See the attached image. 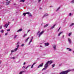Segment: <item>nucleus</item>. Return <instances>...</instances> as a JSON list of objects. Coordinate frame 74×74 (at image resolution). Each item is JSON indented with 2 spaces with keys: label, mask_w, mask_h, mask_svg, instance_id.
Returning a JSON list of instances; mask_svg holds the SVG:
<instances>
[{
  "label": "nucleus",
  "mask_w": 74,
  "mask_h": 74,
  "mask_svg": "<svg viewBox=\"0 0 74 74\" xmlns=\"http://www.w3.org/2000/svg\"><path fill=\"white\" fill-rule=\"evenodd\" d=\"M38 59H39V58H37V60H38Z\"/></svg>",
  "instance_id": "61"
},
{
  "label": "nucleus",
  "mask_w": 74,
  "mask_h": 74,
  "mask_svg": "<svg viewBox=\"0 0 74 74\" xmlns=\"http://www.w3.org/2000/svg\"><path fill=\"white\" fill-rule=\"evenodd\" d=\"M27 36V34H25L24 35L23 37L24 38V37H25L26 36Z\"/></svg>",
  "instance_id": "29"
},
{
  "label": "nucleus",
  "mask_w": 74,
  "mask_h": 74,
  "mask_svg": "<svg viewBox=\"0 0 74 74\" xmlns=\"http://www.w3.org/2000/svg\"><path fill=\"white\" fill-rule=\"evenodd\" d=\"M48 64L47 62L44 66L45 68L42 70V71H43V70H46V69H47V67H48Z\"/></svg>",
  "instance_id": "2"
},
{
  "label": "nucleus",
  "mask_w": 74,
  "mask_h": 74,
  "mask_svg": "<svg viewBox=\"0 0 74 74\" xmlns=\"http://www.w3.org/2000/svg\"><path fill=\"white\" fill-rule=\"evenodd\" d=\"M19 47V45H17V46H16V47H17V48H18V47Z\"/></svg>",
  "instance_id": "44"
},
{
  "label": "nucleus",
  "mask_w": 74,
  "mask_h": 74,
  "mask_svg": "<svg viewBox=\"0 0 74 74\" xmlns=\"http://www.w3.org/2000/svg\"><path fill=\"white\" fill-rule=\"evenodd\" d=\"M22 29H19L18 31H17V32H21V31H22Z\"/></svg>",
  "instance_id": "16"
},
{
  "label": "nucleus",
  "mask_w": 74,
  "mask_h": 74,
  "mask_svg": "<svg viewBox=\"0 0 74 74\" xmlns=\"http://www.w3.org/2000/svg\"><path fill=\"white\" fill-rule=\"evenodd\" d=\"M32 40H31L29 42V45H30V43L31 42H32Z\"/></svg>",
  "instance_id": "32"
},
{
  "label": "nucleus",
  "mask_w": 74,
  "mask_h": 74,
  "mask_svg": "<svg viewBox=\"0 0 74 74\" xmlns=\"http://www.w3.org/2000/svg\"><path fill=\"white\" fill-rule=\"evenodd\" d=\"M66 49H69V51H71V49L70 48H67Z\"/></svg>",
  "instance_id": "15"
},
{
  "label": "nucleus",
  "mask_w": 74,
  "mask_h": 74,
  "mask_svg": "<svg viewBox=\"0 0 74 74\" xmlns=\"http://www.w3.org/2000/svg\"><path fill=\"white\" fill-rule=\"evenodd\" d=\"M32 40H31L29 42V45H30V43L31 42H32Z\"/></svg>",
  "instance_id": "33"
},
{
  "label": "nucleus",
  "mask_w": 74,
  "mask_h": 74,
  "mask_svg": "<svg viewBox=\"0 0 74 74\" xmlns=\"http://www.w3.org/2000/svg\"><path fill=\"white\" fill-rule=\"evenodd\" d=\"M12 59H15V58L14 57H12Z\"/></svg>",
  "instance_id": "52"
},
{
  "label": "nucleus",
  "mask_w": 74,
  "mask_h": 74,
  "mask_svg": "<svg viewBox=\"0 0 74 74\" xmlns=\"http://www.w3.org/2000/svg\"><path fill=\"white\" fill-rule=\"evenodd\" d=\"M40 47H42V46L41 45H40Z\"/></svg>",
  "instance_id": "57"
},
{
  "label": "nucleus",
  "mask_w": 74,
  "mask_h": 74,
  "mask_svg": "<svg viewBox=\"0 0 74 74\" xmlns=\"http://www.w3.org/2000/svg\"><path fill=\"white\" fill-rule=\"evenodd\" d=\"M61 28V27H60V28L58 29V32H59V30H60V29Z\"/></svg>",
  "instance_id": "40"
},
{
  "label": "nucleus",
  "mask_w": 74,
  "mask_h": 74,
  "mask_svg": "<svg viewBox=\"0 0 74 74\" xmlns=\"http://www.w3.org/2000/svg\"><path fill=\"white\" fill-rule=\"evenodd\" d=\"M45 46H48L49 44L48 43H45Z\"/></svg>",
  "instance_id": "9"
},
{
  "label": "nucleus",
  "mask_w": 74,
  "mask_h": 74,
  "mask_svg": "<svg viewBox=\"0 0 74 74\" xmlns=\"http://www.w3.org/2000/svg\"><path fill=\"white\" fill-rule=\"evenodd\" d=\"M0 29H2V26H1Z\"/></svg>",
  "instance_id": "47"
},
{
  "label": "nucleus",
  "mask_w": 74,
  "mask_h": 74,
  "mask_svg": "<svg viewBox=\"0 0 74 74\" xmlns=\"http://www.w3.org/2000/svg\"><path fill=\"white\" fill-rule=\"evenodd\" d=\"M63 33V31L60 32L58 34V36H60V34H62V33Z\"/></svg>",
  "instance_id": "12"
},
{
  "label": "nucleus",
  "mask_w": 74,
  "mask_h": 74,
  "mask_svg": "<svg viewBox=\"0 0 74 74\" xmlns=\"http://www.w3.org/2000/svg\"><path fill=\"white\" fill-rule=\"evenodd\" d=\"M40 31H39L38 33H37V35H38V34H39V33H40Z\"/></svg>",
  "instance_id": "37"
},
{
  "label": "nucleus",
  "mask_w": 74,
  "mask_h": 74,
  "mask_svg": "<svg viewBox=\"0 0 74 74\" xmlns=\"http://www.w3.org/2000/svg\"><path fill=\"white\" fill-rule=\"evenodd\" d=\"M25 64H26V63L24 62V64H23V65H25Z\"/></svg>",
  "instance_id": "53"
},
{
  "label": "nucleus",
  "mask_w": 74,
  "mask_h": 74,
  "mask_svg": "<svg viewBox=\"0 0 74 74\" xmlns=\"http://www.w3.org/2000/svg\"><path fill=\"white\" fill-rule=\"evenodd\" d=\"M23 72H25V71H21V72L19 73V74H22V73Z\"/></svg>",
  "instance_id": "25"
},
{
  "label": "nucleus",
  "mask_w": 74,
  "mask_h": 74,
  "mask_svg": "<svg viewBox=\"0 0 74 74\" xmlns=\"http://www.w3.org/2000/svg\"><path fill=\"white\" fill-rule=\"evenodd\" d=\"M7 24H6L5 25H4L3 26L4 27H6V26H7Z\"/></svg>",
  "instance_id": "30"
},
{
  "label": "nucleus",
  "mask_w": 74,
  "mask_h": 74,
  "mask_svg": "<svg viewBox=\"0 0 74 74\" xmlns=\"http://www.w3.org/2000/svg\"><path fill=\"white\" fill-rule=\"evenodd\" d=\"M6 1H8V0H6Z\"/></svg>",
  "instance_id": "62"
},
{
  "label": "nucleus",
  "mask_w": 74,
  "mask_h": 74,
  "mask_svg": "<svg viewBox=\"0 0 74 74\" xmlns=\"http://www.w3.org/2000/svg\"><path fill=\"white\" fill-rule=\"evenodd\" d=\"M50 7H52V6H50Z\"/></svg>",
  "instance_id": "63"
},
{
  "label": "nucleus",
  "mask_w": 74,
  "mask_h": 74,
  "mask_svg": "<svg viewBox=\"0 0 74 74\" xmlns=\"http://www.w3.org/2000/svg\"><path fill=\"white\" fill-rule=\"evenodd\" d=\"M55 64H53L52 65V67H55Z\"/></svg>",
  "instance_id": "27"
},
{
  "label": "nucleus",
  "mask_w": 74,
  "mask_h": 74,
  "mask_svg": "<svg viewBox=\"0 0 74 74\" xmlns=\"http://www.w3.org/2000/svg\"><path fill=\"white\" fill-rule=\"evenodd\" d=\"M14 19H13L12 20V21H14Z\"/></svg>",
  "instance_id": "60"
},
{
  "label": "nucleus",
  "mask_w": 74,
  "mask_h": 74,
  "mask_svg": "<svg viewBox=\"0 0 74 74\" xmlns=\"http://www.w3.org/2000/svg\"><path fill=\"white\" fill-rule=\"evenodd\" d=\"M26 67V66H24L23 67V68H24V69H25Z\"/></svg>",
  "instance_id": "45"
},
{
  "label": "nucleus",
  "mask_w": 74,
  "mask_h": 74,
  "mask_svg": "<svg viewBox=\"0 0 74 74\" xmlns=\"http://www.w3.org/2000/svg\"><path fill=\"white\" fill-rule=\"evenodd\" d=\"M28 66V67H29V66H30V65H29Z\"/></svg>",
  "instance_id": "58"
},
{
  "label": "nucleus",
  "mask_w": 74,
  "mask_h": 74,
  "mask_svg": "<svg viewBox=\"0 0 74 74\" xmlns=\"http://www.w3.org/2000/svg\"><path fill=\"white\" fill-rule=\"evenodd\" d=\"M68 41L69 43V44H71V39H70L68 38Z\"/></svg>",
  "instance_id": "8"
},
{
  "label": "nucleus",
  "mask_w": 74,
  "mask_h": 74,
  "mask_svg": "<svg viewBox=\"0 0 74 74\" xmlns=\"http://www.w3.org/2000/svg\"><path fill=\"white\" fill-rule=\"evenodd\" d=\"M14 51H14V50H11V52H12H12H14Z\"/></svg>",
  "instance_id": "34"
},
{
  "label": "nucleus",
  "mask_w": 74,
  "mask_h": 74,
  "mask_svg": "<svg viewBox=\"0 0 74 74\" xmlns=\"http://www.w3.org/2000/svg\"><path fill=\"white\" fill-rule=\"evenodd\" d=\"M30 38L28 37V38H27V39H26L25 40V42H27V41L28 40H29V38Z\"/></svg>",
  "instance_id": "19"
},
{
  "label": "nucleus",
  "mask_w": 74,
  "mask_h": 74,
  "mask_svg": "<svg viewBox=\"0 0 74 74\" xmlns=\"http://www.w3.org/2000/svg\"><path fill=\"white\" fill-rule=\"evenodd\" d=\"M74 25V23H72L69 26H72Z\"/></svg>",
  "instance_id": "22"
},
{
  "label": "nucleus",
  "mask_w": 74,
  "mask_h": 74,
  "mask_svg": "<svg viewBox=\"0 0 74 74\" xmlns=\"http://www.w3.org/2000/svg\"><path fill=\"white\" fill-rule=\"evenodd\" d=\"M14 5H15V4H14Z\"/></svg>",
  "instance_id": "64"
},
{
  "label": "nucleus",
  "mask_w": 74,
  "mask_h": 74,
  "mask_svg": "<svg viewBox=\"0 0 74 74\" xmlns=\"http://www.w3.org/2000/svg\"><path fill=\"white\" fill-rule=\"evenodd\" d=\"M18 49V47H17L16 48H15V49L14 50V51H16Z\"/></svg>",
  "instance_id": "20"
},
{
  "label": "nucleus",
  "mask_w": 74,
  "mask_h": 74,
  "mask_svg": "<svg viewBox=\"0 0 74 74\" xmlns=\"http://www.w3.org/2000/svg\"><path fill=\"white\" fill-rule=\"evenodd\" d=\"M60 7H59L57 10H56V11H58V10H59V9H60Z\"/></svg>",
  "instance_id": "26"
},
{
  "label": "nucleus",
  "mask_w": 74,
  "mask_h": 74,
  "mask_svg": "<svg viewBox=\"0 0 74 74\" xmlns=\"http://www.w3.org/2000/svg\"><path fill=\"white\" fill-rule=\"evenodd\" d=\"M10 29H8L7 30V32H10Z\"/></svg>",
  "instance_id": "39"
},
{
  "label": "nucleus",
  "mask_w": 74,
  "mask_h": 74,
  "mask_svg": "<svg viewBox=\"0 0 74 74\" xmlns=\"http://www.w3.org/2000/svg\"><path fill=\"white\" fill-rule=\"evenodd\" d=\"M44 32V31H42L39 34V37H40L41 36V35H42V34Z\"/></svg>",
  "instance_id": "5"
},
{
  "label": "nucleus",
  "mask_w": 74,
  "mask_h": 74,
  "mask_svg": "<svg viewBox=\"0 0 74 74\" xmlns=\"http://www.w3.org/2000/svg\"><path fill=\"white\" fill-rule=\"evenodd\" d=\"M7 34H8V33H6L5 34V36H7Z\"/></svg>",
  "instance_id": "41"
},
{
  "label": "nucleus",
  "mask_w": 74,
  "mask_h": 74,
  "mask_svg": "<svg viewBox=\"0 0 74 74\" xmlns=\"http://www.w3.org/2000/svg\"><path fill=\"white\" fill-rule=\"evenodd\" d=\"M20 2H23V3H24V2H25V0H20Z\"/></svg>",
  "instance_id": "18"
},
{
  "label": "nucleus",
  "mask_w": 74,
  "mask_h": 74,
  "mask_svg": "<svg viewBox=\"0 0 74 74\" xmlns=\"http://www.w3.org/2000/svg\"><path fill=\"white\" fill-rule=\"evenodd\" d=\"M53 47L54 49V50H56V46L55 45H53Z\"/></svg>",
  "instance_id": "6"
},
{
  "label": "nucleus",
  "mask_w": 74,
  "mask_h": 74,
  "mask_svg": "<svg viewBox=\"0 0 74 74\" xmlns=\"http://www.w3.org/2000/svg\"><path fill=\"white\" fill-rule=\"evenodd\" d=\"M1 62H0V64H1Z\"/></svg>",
  "instance_id": "56"
},
{
  "label": "nucleus",
  "mask_w": 74,
  "mask_h": 74,
  "mask_svg": "<svg viewBox=\"0 0 74 74\" xmlns=\"http://www.w3.org/2000/svg\"><path fill=\"white\" fill-rule=\"evenodd\" d=\"M9 24H10V22H9L8 23V25L6 26V28H7V27H8V26L9 25Z\"/></svg>",
  "instance_id": "24"
},
{
  "label": "nucleus",
  "mask_w": 74,
  "mask_h": 74,
  "mask_svg": "<svg viewBox=\"0 0 74 74\" xmlns=\"http://www.w3.org/2000/svg\"><path fill=\"white\" fill-rule=\"evenodd\" d=\"M71 34H72V33L71 32L68 35L69 36V37L71 35Z\"/></svg>",
  "instance_id": "21"
},
{
  "label": "nucleus",
  "mask_w": 74,
  "mask_h": 74,
  "mask_svg": "<svg viewBox=\"0 0 74 74\" xmlns=\"http://www.w3.org/2000/svg\"><path fill=\"white\" fill-rule=\"evenodd\" d=\"M59 66H62V64H59Z\"/></svg>",
  "instance_id": "46"
},
{
  "label": "nucleus",
  "mask_w": 74,
  "mask_h": 74,
  "mask_svg": "<svg viewBox=\"0 0 74 74\" xmlns=\"http://www.w3.org/2000/svg\"><path fill=\"white\" fill-rule=\"evenodd\" d=\"M71 71L70 70H68L65 71H62L59 74H68V73H69V71Z\"/></svg>",
  "instance_id": "1"
},
{
  "label": "nucleus",
  "mask_w": 74,
  "mask_h": 74,
  "mask_svg": "<svg viewBox=\"0 0 74 74\" xmlns=\"http://www.w3.org/2000/svg\"><path fill=\"white\" fill-rule=\"evenodd\" d=\"M29 16H32V14L30 13H29L28 14Z\"/></svg>",
  "instance_id": "17"
},
{
  "label": "nucleus",
  "mask_w": 74,
  "mask_h": 74,
  "mask_svg": "<svg viewBox=\"0 0 74 74\" xmlns=\"http://www.w3.org/2000/svg\"><path fill=\"white\" fill-rule=\"evenodd\" d=\"M23 46H24V44H22L21 45V47H23Z\"/></svg>",
  "instance_id": "43"
},
{
  "label": "nucleus",
  "mask_w": 74,
  "mask_h": 74,
  "mask_svg": "<svg viewBox=\"0 0 74 74\" xmlns=\"http://www.w3.org/2000/svg\"><path fill=\"white\" fill-rule=\"evenodd\" d=\"M43 66V63H42V64H40L38 67V68H39L40 67H42Z\"/></svg>",
  "instance_id": "7"
},
{
  "label": "nucleus",
  "mask_w": 74,
  "mask_h": 74,
  "mask_svg": "<svg viewBox=\"0 0 74 74\" xmlns=\"http://www.w3.org/2000/svg\"><path fill=\"white\" fill-rule=\"evenodd\" d=\"M30 13V12H27L26 13H25L26 14H28Z\"/></svg>",
  "instance_id": "31"
},
{
  "label": "nucleus",
  "mask_w": 74,
  "mask_h": 74,
  "mask_svg": "<svg viewBox=\"0 0 74 74\" xmlns=\"http://www.w3.org/2000/svg\"><path fill=\"white\" fill-rule=\"evenodd\" d=\"M16 45H19V42H18L16 44Z\"/></svg>",
  "instance_id": "38"
},
{
  "label": "nucleus",
  "mask_w": 74,
  "mask_h": 74,
  "mask_svg": "<svg viewBox=\"0 0 74 74\" xmlns=\"http://www.w3.org/2000/svg\"><path fill=\"white\" fill-rule=\"evenodd\" d=\"M32 39H31V40H32Z\"/></svg>",
  "instance_id": "59"
},
{
  "label": "nucleus",
  "mask_w": 74,
  "mask_h": 74,
  "mask_svg": "<svg viewBox=\"0 0 74 74\" xmlns=\"http://www.w3.org/2000/svg\"><path fill=\"white\" fill-rule=\"evenodd\" d=\"M69 16H71V13H70L69 14Z\"/></svg>",
  "instance_id": "48"
},
{
  "label": "nucleus",
  "mask_w": 74,
  "mask_h": 74,
  "mask_svg": "<svg viewBox=\"0 0 74 74\" xmlns=\"http://www.w3.org/2000/svg\"><path fill=\"white\" fill-rule=\"evenodd\" d=\"M36 63V62L34 63L32 65V66L31 67V69H33V66H34V64H35Z\"/></svg>",
  "instance_id": "14"
},
{
  "label": "nucleus",
  "mask_w": 74,
  "mask_h": 74,
  "mask_svg": "<svg viewBox=\"0 0 74 74\" xmlns=\"http://www.w3.org/2000/svg\"><path fill=\"white\" fill-rule=\"evenodd\" d=\"M33 36H32V39H33Z\"/></svg>",
  "instance_id": "55"
},
{
  "label": "nucleus",
  "mask_w": 74,
  "mask_h": 74,
  "mask_svg": "<svg viewBox=\"0 0 74 74\" xmlns=\"http://www.w3.org/2000/svg\"><path fill=\"white\" fill-rule=\"evenodd\" d=\"M10 1H9L8 2H6V5H9L10 3Z\"/></svg>",
  "instance_id": "10"
},
{
  "label": "nucleus",
  "mask_w": 74,
  "mask_h": 74,
  "mask_svg": "<svg viewBox=\"0 0 74 74\" xmlns=\"http://www.w3.org/2000/svg\"><path fill=\"white\" fill-rule=\"evenodd\" d=\"M56 25V24H55L52 27H51V29H53V28H54V27H55V26Z\"/></svg>",
  "instance_id": "11"
},
{
  "label": "nucleus",
  "mask_w": 74,
  "mask_h": 74,
  "mask_svg": "<svg viewBox=\"0 0 74 74\" xmlns=\"http://www.w3.org/2000/svg\"><path fill=\"white\" fill-rule=\"evenodd\" d=\"M0 32H1V33H3L4 32V30H1Z\"/></svg>",
  "instance_id": "36"
},
{
  "label": "nucleus",
  "mask_w": 74,
  "mask_h": 74,
  "mask_svg": "<svg viewBox=\"0 0 74 74\" xmlns=\"http://www.w3.org/2000/svg\"><path fill=\"white\" fill-rule=\"evenodd\" d=\"M41 1V0H38V3H40V1Z\"/></svg>",
  "instance_id": "42"
},
{
  "label": "nucleus",
  "mask_w": 74,
  "mask_h": 74,
  "mask_svg": "<svg viewBox=\"0 0 74 74\" xmlns=\"http://www.w3.org/2000/svg\"><path fill=\"white\" fill-rule=\"evenodd\" d=\"M17 36H18V35H15L14 37V38L15 39L16 38V37H17Z\"/></svg>",
  "instance_id": "23"
},
{
  "label": "nucleus",
  "mask_w": 74,
  "mask_h": 74,
  "mask_svg": "<svg viewBox=\"0 0 74 74\" xmlns=\"http://www.w3.org/2000/svg\"><path fill=\"white\" fill-rule=\"evenodd\" d=\"M29 67V66H27V67H26L25 69H27Z\"/></svg>",
  "instance_id": "49"
},
{
  "label": "nucleus",
  "mask_w": 74,
  "mask_h": 74,
  "mask_svg": "<svg viewBox=\"0 0 74 74\" xmlns=\"http://www.w3.org/2000/svg\"><path fill=\"white\" fill-rule=\"evenodd\" d=\"M64 35H63V36L62 37V38H64Z\"/></svg>",
  "instance_id": "54"
},
{
  "label": "nucleus",
  "mask_w": 74,
  "mask_h": 74,
  "mask_svg": "<svg viewBox=\"0 0 74 74\" xmlns=\"http://www.w3.org/2000/svg\"><path fill=\"white\" fill-rule=\"evenodd\" d=\"M49 15L47 13L45 14L42 17V18H44L45 16H48Z\"/></svg>",
  "instance_id": "4"
},
{
  "label": "nucleus",
  "mask_w": 74,
  "mask_h": 74,
  "mask_svg": "<svg viewBox=\"0 0 74 74\" xmlns=\"http://www.w3.org/2000/svg\"><path fill=\"white\" fill-rule=\"evenodd\" d=\"M47 63L49 64V65H50V64H52V63H53V61L52 60L49 61H48Z\"/></svg>",
  "instance_id": "3"
},
{
  "label": "nucleus",
  "mask_w": 74,
  "mask_h": 74,
  "mask_svg": "<svg viewBox=\"0 0 74 74\" xmlns=\"http://www.w3.org/2000/svg\"><path fill=\"white\" fill-rule=\"evenodd\" d=\"M71 3H74V0H72V1H71Z\"/></svg>",
  "instance_id": "28"
},
{
  "label": "nucleus",
  "mask_w": 74,
  "mask_h": 74,
  "mask_svg": "<svg viewBox=\"0 0 74 74\" xmlns=\"http://www.w3.org/2000/svg\"><path fill=\"white\" fill-rule=\"evenodd\" d=\"M23 15H24V16H26V13H23Z\"/></svg>",
  "instance_id": "35"
},
{
  "label": "nucleus",
  "mask_w": 74,
  "mask_h": 74,
  "mask_svg": "<svg viewBox=\"0 0 74 74\" xmlns=\"http://www.w3.org/2000/svg\"><path fill=\"white\" fill-rule=\"evenodd\" d=\"M30 30H29L27 32V33H29V32H30Z\"/></svg>",
  "instance_id": "51"
},
{
  "label": "nucleus",
  "mask_w": 74,
  "mask_h": 74,
  "mask_svg": "<svg viewBox=\"0 0 74 74\" xmlns=\"http://www.w3.org/2000/svg\"><path fill=\"white\" fill-rule=\"evenodd\" d=\"M48 25H49V24H46V25H45L44 26V28L47 27V26H48Z\"/></svg>",
  "instance_id": "13"
},
{
  "label": "nucleus",
  "mask_w": 74,
  "mask_h": 74,
  "mask_svg": "<svg viewBox=\"0 0 74 74\" xmlns=\"http://www.w3.org/2000/svg\"><path fill=\"white\" fill-rule=\"evenodd\" d=\"M72 71H74V69H73L72 70Z\"/></svg>",
  "instance_id": "50"
}]
</instances>
